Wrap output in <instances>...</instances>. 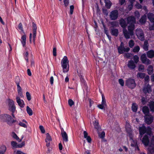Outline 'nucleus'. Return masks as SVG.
I'll use <instances>...</instances> for the list:
<instances>
[{"mask_svg":"<svg viewBox=\"0 0 154 154\" xmlns=\"http://www.w3.org/2000/svg\"><path fill=\"white\" fill-rule=\"evenodd\" d=\"M0 120L3 122H5L10 126H12L14 123L17 122L16 120L12 119L11 116L7 114H3L0 115Z\"/></svg>","mask_w":154,"mask_h":154,"instance_id":"obj_1","label":"nucleus"},{"mask_svg":"<svg viewBox=\"0 0 154 154\" xmlns=\"http://www.w3.org/2000/svg\"><path fill=\"white\" fill-rule=\"evenodd\" d=\"M140 134L141 135L140 137H142V135L145 133H147L149 134H150L151 133V129L149 127L146 128L144 126H142L139 128Z\"/></svg>","mask_w":154,"mask_h":154,"instance_id":"obj_2","label":"nucleus"},{"mask_svg":"<svg viewBox=\"0 0 154 154\" xmlns=\"http://www.w3.org/2000/svg\"><path fill=\"white\" fill-rule=\"evenodd\" d=\"M61 66L63 68V72L66 73L67 72V57L64 56L61 61Z\"/></svg>","mask_w":154,"mask_h":154,"instance_id":"obj_3","label":"nucleus"},{"mask_svg":"<svg viewBox=\"0 0 154 154\" xmlns=\"http://www.w3.org/2000/svg\"><path fill=\"white\" fill-rule=\"evenodd\" d=\"M125 85L131 89H133L136 87V84L134 79L129 78L126 81Z\"/></svg>","mask_w":154,"mask_h":154,"instance_id":"obj_4","label":"nucleus"},{"mask_svg":"<svg viewBox=\"0 0 154 154\" xmlns=\"http://www.w3.org/2000/svg\"><path fill=\"white\" fill-rule=\"evenodd\" d=\"M20 80L19 76H16V77L15 83L17 86V92L19 95L21 97H23L22 88L20 85Z\"/></svg>","mask_w":154,"mask_h":154,"instance_id":"obj_5","label":"nucleus"},{"mask_svg":"<svg viewBox=\"0 0 154 154\" xmlns=\"http://www.w3.org/2000/svg\"><path fill=\"white\" fill-rule=\"evenodd\" d=\"M136 34L139 39L142 41L144 40V33L141 29H137L136 31Z\"/></svg>","mask_w":154,"mask_h":154,"instance_id":"obj_6","label":"nucleus"},{"mask_svg":"<svg viewBox=\"0 0 154 154\" xmlns=\"http://www.w3.org/2000/svg\"><path fill=\"white\" fill-rule=\"evenodd\" d=\"M140 58L142 63L148 65L151 63V61L149 59L147 58L146 54H145L141 55Z\"/></svg>","mask_w":154,"mask_h":154,"instance_id":"obj_7","label":"nucleus"},{"mask_svg":"<svg viewBox=\"0 0 154 154\" xmlns=\"http://www.w3.org/2000/svg\"><path fill=\"white\" fill-rule=\"evenodd\" d=\"M32 41L34 44H35V38L36 35V30H37V26L36 24L34 22H33L32 24Z\"/></svg>","mask_w":154,"mask_h":154,"instance_id":"obj_8","label":"nucleus"},{"mask_svg":"<svg viewBox=\"0 0 154 154\" xmlns=\"http://www.w3.org/2000/svg\"><path fill=\"white\" fill-rule=\"evenodd\" d=\"M118 16V12L117 10H115L111 11L109 14V17L111 20L117 19Z\"/></svg>","mask_w":154,"mask_h":154,"instance_id":"obj_9","label":"nucleus"},{"mask_svg":"<svg viewBox=\"0 0 154 154\" xmlns=\"http://www.w3.org/2000/svg\"><path fill=\"white\" fill-rule=\"evenodd\" d=\"M123 32L125 38L126 39L131 38V36H132L134 35V32L127 31L126 28L123 29Z\"/></svg>","mask_w":154,"mask_h":154,"instance_id":"obj_10","label":"nucleus"},{"mask_svg":"<svg viewBox=\"0 0 154 154\" xmlns=\"http://www.w3.org/2000/svg\"><path fill=\"white\" fill-rule=\"evenodd\" d=\"M143 91L145 94L149 93L151 91L150 86L149 84L145 85L143 89Z\"/></svg>","mask_w":154,"mask_h":154,"instance_id":"obj_11","label":"nucleus"},{"mask_svg":"<svg viewBox=\"0 0 154 154\" xmlns=\"http://www.w3.org/2000/svg\"><path fill=\"white\" fill-rule=\"evenodd\" d=\"M16 101L20 107L23 108L24 106L25 103L23 100H21L19 97H16Z\"/></svg>","mask_w":154,"mask_h":154,"instance_id":"obj_12","label":"nucleus"},{"mask_svg":"<svg viewBox=\"0 0 154 154\" xmlns=\"http://www.w3.org/2000/svg\"><path fill=\"white\" fill-rule=\"evenodd\" d=\"M61 134L63 141L67 142V135L66 132L64 131L63 128H61Z\"/></svg>","mask_w":154,"mask_h":154,"instance_id":"obj_13","label":"nucleus"},{"mask_svg":"<svg viewBox=\"0 0 154 154\" xmlns=\"http://www.w3.org/2000/svg\"><path fill=\"white\" fill-rule=\"evenodd\" d=\"M127 22L128 24H134L135 23V20L134 17L131 16L127 18Z\"/></svg>","mask_w":154,"mask_h":154,"instance_id":"obj_14","label":"nucleus"},{"mask_svg":"<svg viewBox=\"0 0 154 154\" xmlns=\"http://www.w3.org/2000/svg\"><path fill=\"white\" fill-rule=\"evenodd\" d=\"M153 117L151 115H148L145 118V122L148 124H150L153 121Z\"/></svg>","mask_w":154,"mask_h":154,"instance_id":"obj_15","label":"nucleus"},{"mask_svg":"<svg viewBox=\"0 0 154 154\" xmlns=\"http://www.w3.org/2000/svg\"><path fill=\"white\" fill-rule=\"evenodd\" d=\"M127 65L128 67L131 69H134L136 67L135 63L132 60L129 61Z\"/></svg>","mask_w":154,"mask_h":154,"instance_id":"obj_16","label":"nucleus"},{"mask_svg":"<svg viewBox=\"0 0 154 154\" xmlns=\"http://www.w3.org/2000/svg\"><path fill=\"white\" fill-rule=\"evenodd\" d=\"M143 143L145 146H147L149 143V139L147 135H145L142 140Z\"/></svg>","mask_w":154,"mask_h":154,"instance_id":"obj_17","label":"nucleus"},{"mask_svg":"<svg viewBox=\"0 0 154 154\" xmlns=\"http://www.w3.org/2000/svg\"><path fill=\"white\" fill-rule=\"evenodd\" d=\"M148 19L151 22L154 23V14L151 13H149L147 14Z\"/></svg>","mask_w":154,"mask_h":154,"instance_id":"obj_18","label":"nucleus"},{"mask_svg":"<svg viewBox=\"0 0 154 154\" xmlns=\"http://www.w3.org/2000/svg\"><path fill=\"white\" fill-rule=\"evenodd\" d=\"M21 43L23 47H25L26 45V36L25 34L23 35L21 38Z\"/></svg>","mask_w":154,"mask_h":154,"instance_id":"obj_19","label":"nucleus"},{"mask_svg":"<svg viewBox=\"0 0 154 154\" xmlns=\"http://www.w3.org/2000/svg\"><path fill=\"white\" fill-rule=\"evenodd\" d=\"M146 54L148 57L150 58H152L154 55V51L152 50H150L148 51Z\"/></svg>","mask_w":154,"mask_h":154,"instance_id":"obj_20","label":"nucleus"},{"mask_svg":"<svg viewBox=\"0 0 154 154\" xmlns=\"http://www.w3.org/2000/svg\"><path fill=\"white\" fill-rule=\"evenodd\" d=\"M111 33L112 35L117 36L118 33V29L115 28L111 29Z\"/></svg>","mask_w":154,"mask_h":154,"instance_id":"obj_21","label":"nucleus"},{"mask_svg":"<svg viewBox=\"0 0 154 154\" xmlns=\"http://www.w3.org/2000/svg\"><path fill=\"white\" fill-rule=\"evenodd\" d=\"M120 24L121 26L123 28V29L125 28L127 26L126 21L124 19H122L120 20Z\"/></svg>","mask_w":154,"mask_h":154,"instance_id":"obj_22","label":"nucleus"},{"mask_svg":"<svg viewBox=\"0 0 154 154\" xmlns=\"http://www.w3.org/2000/svg\"><path fill=\"white\" fill-rule=\"evenodd\" d=\"M6 149L7 148L5 146H2L0 147V154H5Z\"/></svg>","mask_w":154,"mask_h":154,"instance_id":"obj_23","label":"nucleus"},{"mask_svg":"<svg viewBox=\"0 0 154 154\" xmlns=\"http://www.w3.org/2000/svg\"><path fill=\"white\" fill-rule=\"evenodd\" d=\"M122 43H121L120 45L118 48V51L120 54H122L124 52L125 47L122 45Z\"/></svg>","mask_w":154,"mask_h":154,"instance_id":"obj_24","label":"nucleus"},{"mask_svg":"<svg viewBox=\"0 0 154 154\" xmlns=\"http://www.w3.org/2000/svg\"><path fill=\"white\" fill-rule=\"evenodd\" d=\"M146 16L144 15L142 16L139 20V22L142 24H144L146 21Z\"/></svg>","mask_w":154,"mask_h":154,"instance_id":"obj_25","label":"nucleus"},{"mask_svg":"<svg viewBox=\"0 0 154 154\" xmlns=\"http://www.w3.org/2000/svg\"><path fill=\"white\" fill-rule=\"evenodd\" d=\"M142 110L143 113L146 115H147L149 112V108L146 106L143 107Z\"/></svg>","mask_w":154,"mask_h":154,"instance_id":"obj_26","label":"nucleus"},{"mask_svg":"<svg viewBox=\"0 0 154 154\" xmlns=\"http://www.w3.org/2000/svg\"><path fill=\"white\" fill-rule=\"evenodd\" d=\"M128 31L134 32L133 30L134 29V24H130L128 27Z\"/></svg>","mask_w":154,"mask_h":154,"instance_id":"obj_27","label":"nucleus"},{"mask_svg":"<svg viewBox=\"0 0 154 154\" xmlns=\"http://www.w3.org/2000/svg\"><path fill=\"white\" fill-rule=\"evenodd\" d=\"M149 44L148 41L147 40H145L144 43L143 45V48L145 51H147L148 50Z\"/></svg>","mask_w":154,"mask_h":154,"instance_id":"obj_28","label":"nucleus"},{"mask_svg":"<svg viewBox=\"0 0 154 154\" xmlns=\"http://www.w3.org/2000/svg\"><path fill=\"white\" fill-rule=\"evenodd\" d=\"M106 6L108 8H109L111 5V3L109 0H104Z\"/></svg>","mask_w":154,"mask_h":154,"instance_id":"obj_29","label":"nucleus"},{"mask_svg":"<svg viewBox=\"0 0 154 154\" xmlns=\"http://www.w3.org/2000/svg\"><path fill=\"white\" fill-rule=\"evenodd\" d=\"M149 106L151 111L154 112V101L149 102Z\"/></svg>","mask_w":154,"mask_h":154,"instance_id":"obj_30","label":"nucleus"},{"mask_svg":"<svg viewBox=\"0 0 154 154\" xmlns=\"http://www.w3.org/2000/svg\"><path fill=\"white\" fill-rule=\"evenodd\" d=\"M26 111L29 116H31L32 115V110L28 106L26 107Z\"/></svg>","mask_w":154,"mask_h":154,"instance_id":"obj_31","label":"nucleus"},{"mask_svg":"<svg viewBox=\"0 0 154 154\" xmlns=\"http://www.w3.org/2000/svg\"><path fill=\"white\" fill-rule=\"evenodd\" d=\"M148 149L149 154H154V147L149 146Z\"/></svg>","mask_w":154,"mask_h":154,"instance_id":"obj_32","label":"nucleus"},{"mask_svg":"<svg viewBox=\"0 0 154 154\" xmlns=\"http://www.w3.org/2000/svg\"><path fill=\"white\" fill-rule=\"evenodd\" d=\"M23 57L27 62H28L29 53L28 51L25 52L23 54Z\"/></svg>","mask_w":154,"mask_h":154,"instance_id":"obj_33","label":"nucleus"},{"mask_svg":"<svg viewBox=\"0 0 154 154\" xmlns=\"http://www.w3.org/2000/svg\"><path fill=\"white\" fill-rule=\"evenodd\" d=\"M68 103L69 106L71 107L74 106L75 105L74 102L71 99H69L68 100Z\"/></svg>","mask_w":154,"mask_h":154,"instance_id":"obj_34","label":"nucleus"},{"mask_svg":"<svg viewBox=\"0 0 154 154\" xmlns=\"http://www.w3.org/2000/svg\"><path fill=\"white\" fill-rule=\"evenodd\" d=\"M145 76V74L143 73H138L137 74V77H139L141 79H143L144 78Z\"/></svg>","mask_w":154,"mask_h":154,"instance_id":"obj_35","label":"nucleus"},{"mask_svg":"<svg viewBox=\"0 0 154 154\" xmlns=\"http://www.w3.org/2000/svg\"><path fill=\"white\" fill-rule=\"evenodd\" d=\"M110 24L111 25V27H116L118 25L117 22L116 21H113L110 22Z\"/></svg>","mask_w":154,"mask_h":154,"instance_id":"obj_36","label":"nucleus"},{"mask_svg":"<svg viewBox=\"0 0 154 154\" xmlns=\"http://www.w3.org/2000/svg\"><path fill=\"white\" fill-rule=\"evenodd\" d=\"M102 103H101V104L106 107L107 105L106 103V100H105V97H104V95L103 94L102 95Z\"/></svg>","mask_w":154,"mask_h":154,"instance_id":"obj_37","label":"nucleus"},{"mask_svg":"<svg viewBox=\"0 0 154 154\" xmlns=\"http://www.w3.org/2000/svg\"><path fill=\"white\" fill-rule=\"evenodd\" d=\"M9 110L12 112H14L16 110V107L15 105L9 106Z\"/></svg>","mask_w":154,"mask_h":154,"instance_id":"obj_38","label":"nucleus"},{"mask_svg":"<svg viewBox=\"0 0 154 154\" xmlns=\"http://www.w3.org/2000/svg\"><path fill=\"white\" fill-rule=\"evenodd\" d=\"M12 134H13L12 137L13 138L17 140H20L19 141V142H20L21 141V140L20 139L19 137L14 132H12Z\"/></svg>","mask_w":154,"mask_h":154,"instance_id":"obj_39","label":"nucleus"},{"mask_svg":"<svg viewBox=\"0 0 154 154\" xmlns=\"http://www.w3.org/2000/svg\"><path fill=\"white\" fill-rule=\"evenodd\" d=\"M148 73L149 74H151L153 72V69L152 66L150 65L148 66Z\"/></svg>","mask_w":154,"mask_h":154,"instance_id":"obj_40","label":"nucleus"},{"mask_svg":"<svg viewBox=\"0 0 154 154\" xmlns=\"http://www.w3.org/2000/svg\"><path fill=\"white\" fill-rule=\"evenodd\" d=\"M8 106H12L15 105L14 104V101L10 99H8Z\"/></svg>","mask_w":154,"mask_h":154,"instance_id":"obj_41","label":"nucleus"},{"mask_svg":"<svg viewBox=\"0 0 154 154\" xmlns=\"http://www.w3.org/2000/svg\"><path fill=\"white\" fill-rule=\"evenodd\" d=\"M18 27L19 29L24 34H25V32L23 29L22 25L21 23H20L19 24Z\"/></svg>","mask_w":154,"mask_h":154,"instance_id":"obj_42","label":"nucleus"},{"mask_svg":"<svg viewBox=\"0 0 154 154\" xmlns=\"http://www.w3.org/2000/svg\"><path fill=\"white\" fill-rule=\"evenodd\" d=\"M137 106L135 104H133L132 106V109L133 112H136L137 110Z\"/></svg>","mask_w":154,"mask_h":154,"instance_id":"obj_43","label":"nucleus"},{"mask_svg":"<svg viewBox=\"0 0 154 154\" xmlns=\"http://www.w3.org/2000/svg\"><path fill=\"white\" fill-rule=\"evenodd\" d=\"M17 143L14 141H12L11 142V145L13 148H17Z\"/></svg>","mask_w":154,"mask_h":154,"instance_id":"obj_44","label":"nucleus"},{"mask_svg":"<svg viewBox=\"0 0 154 154\" xmlns=\"http://www.w3.org/2000/svg\"><path fill=\"white\" fill-rule=\"evenodd\" d=\"M140 48L139 46H137L134 47L133 49V51L134 52H138L140 50Z\"/></svg>","mask_w":154,"mask_h":154,"instance_id":"obj_45","label":"nucleus"},{"mask_svg":"<svg viewBox=\"0 0 154 154\" xmlns=\"http://www.w3.org/2000/svg\"><path fill=\"white\" fill-rule=\"evenodd\" d=\"M133 59L134 62L135 63H137L139 61V58L137 55H135Z\"/></svg>","mask_w":154,"mask_h":154,"instance_id":"obj_46","label":"nucleus"},{"mask_svg":"<svg viewBox=\"0 0 154 154\" xmlns=\"http://www.w3.org/2000/svg\"><path fill=\"white\" fill-rule=\"evenodd\" d=\"M145 85L148 84V83L149 81V76L148 75L144 77Z\"/></svg>","mask_w":154,"mask_h":154,"instance_id":"obj_47","label":"nucleus"},{"mask_svg":"<svg viewBox=\"0 0 154 154\" xmlns=\"http://www.w3.org/2000/svg\"><path fill=\"white\" fill-rule=\"evenodd\" d=\"M52 140V139L51 137L50 136L49 133L47 134V137L45 141H48V142H50Z\"/></svg>","mask_w":154,"mask_h":154,"instance_id":"obj_48","label":"nucleus"},{"mask_svg":"<svg viewBox=\"0 0 154 154\" xmlns=\"http://www.w3.org/2000/svg\"><path fill=\"white\" fill-rule=\"evenodd\" d=\"M25 144V142H23L17 144V148H20L23 146Z\"/></svg>","mask_w":154,"mask_h":154,"instance_id":"obj_49","label":"nucleus"},{"mask_svg":"<svg viewBox=\"0 0 154 154\" xmlns=\"http://www.w3.org/2000/svg\"><path fill=\"white\" fill-rule=\"evenodd\" d=\"M98 135L100 138L103 139L105 136V133L104 131L102 132L101 133H99Z\"/></svg>","mask_w":154,"mask_h":154,"instance_id":"obj_50","label":"nucleus"},{"mask_svg":"<svg viewBox=\"0 0 154 154\" xmlns=\"http://www.w3.org/2000/svg\"><path fill=\"white\" fill-rule=\"evenodd\" d=\"M26 97L27 100L30 101L31 100V96L28 92H26Z\"/></svg>","mask_w":154,"mask_h":154,"instance_id":"obj_51","label":"nucleus"},{"mask_svg":"<svg viewBox=\"0 0 154 154\" xmlns=\"http://www.w3.org/2000/svg\"><path fill=\"white\" fill-rule=\"evenodd\" d=\"M98 124V122L96 121H95L94 123L95 128L97 129L98 131H99L100 129L99 126Z\"/></svg>","mask_w":154,"mask_h":154,"instance_id":"obj_52","label":"nucleus"},{"mask_svg":"<svg viewBox=\"0 0 154 154\" xmlns=\"http://www.w3.org/2000/svg\"><path fill=\"white\" fill-rule=\"evenodd\" d=\"M133 3L132 2H130V4L128 5V6L127 8V9L129 11L131 10L133 7Z\"/></svg>","mask_w":154,"mask_h":154,"instance_id":"obj_53","label":"nucleus"},{"mask_svg":"<svg viewBox=\"0 0 154 154\" xmlns=\"http://www.w3.org/2000/svg\"><path fill=\"white\" fill-rule=\"evenodd\" d=\"M132 56V55L131 54H129L128 53H125L124 54V57L128 58H130Z\"/></svg>","mask_w":154,"mask_h":154,"instance_id":"obj_54","label":"nucleus"},{"mask_svg":"<svg viewBox=\"0 0 154 154\" xmlns=\"http://www.w3.org/2000/svg\"><path fill=\"white\" fill-rule=\"evenodd\" d=\"M39 128L42 133L44 134L45 133V131L43 126L42 125H40Z\"/></svg>","mask_w":154,"mask_h":154,"instance_id":"obj_55","label":"nucleus"},{"mask_svg":"<svg viewBox=\"0 0 154 154\" xmlns=\"http://www.w3.org/2000/svg\"><path fill=\"white\" fill-rule=\"evenodd\" d=\"M131 145L132 146H136L137 145V142L136 140H132Z\"/></svg>","mask_w":154,"mask_h":154,"instance_id":"obj_56","label":"nucleus"},{"mask_svg":"<svg viewBox=\"0 0 154 154\" xmlns=\"http://www.w3.org/2000/svg\"><path fill=\"white\" fill-rule=\"evenodd\" d=\"M129 46L130 48L133 47L134 45V41L132 40H131L129 42Z\"/></svg>","mask_w":154,"mask_h":154,"instance_id":"obj_57","label":"nucleus"},{"mask_svg":"<svg viewBox=\"0 0 154 154\" xmlns=\"http://www.w3.org/2000/svg\"><path fill=\"white\" fill-rule=\"evenodd\" d=\"M144 66L142 64L139 65L138 67V70L140 71L144 70Z\"/></svg>","mask_w":154,"mask_h":154,"instance_id":"obj_58","label":"nucleus"},{"mask_svg":"<svg viewBox=\"0 0 154 154\" xmlns=\"http://www.w3.org/2000/svg\"><path fill=\"white\" fill-rule=\"evenodd\" d=\"M18 124L20 126L23 127L24 128H27V125L25 124L22 122H20Z\"/></svg>","mask_w":154,"mask_h":154,"instance_id":"obj_59","label":"nucleus"},{"mask_svg":"<svg viewBox=\"0 0 154 154\" xmlns=\"http://www.w3.org/2000/svg\"><path fill=\"white\" fill-rule=\"evenodd\" d=\"M70 14H73V10L74 9V6L73 5H71L70 7Z\"/></svg>","mask_w":154,"mask_h":154,"instance_id":"obj_60","label":"nucleus"},{"mask_svg":"<svg viewBox=\"0 0 154 154\" xmlns=\"http://www.w3.org/2000/svg\"><path fill=\"white\" fill-rule=\"evenodd\" d=\"M135 16L136 17L138 18L140 16V14L139 12L137 11H136L134 12Z\"/></svg>","mask_w":154,"mask_h":154,"instance_id":"obj_61","label":"nucleus"},{"mask_svg":"<svg viewBox=\"0 0 154 154\" xmlns=\"http://www.w3.org/2000/svg\"><path fill=\"white\" fill-rule=\"evenodd\" d=\"M53 52V56H56L57 55V49L56 47H54Z\"/></svg>","mask_w":154,"mask_h":154,"instance_id":"obj_62","label":"nucleus"},{"mask_svg":"<svg viewBox=\"0 0 154 154\" xmlns=\"http://www.w3.org/2000/svg\"><path fill=\"white\" fill-rule=\"evenodd\" d=\"M119 82L120 85L122 86H123L124 85V82L123 79H119Z\"/></svg>","mask_w":154,"mask_h":154,"instance_id":"obj_63","label":"nucleus"},{"mask_svg":"<svg viewBox=\"0 0 154 154\" xmlns=\"http://www.w3.org/2000/svg\"><path fill=\"white\" fill-rule=\"evenodd\" d=\"M149 29L150 30H154V23L151 25H149Z\"/></svg>","mask_w":154,"mask_h":154,"instance_id":"obj_64","label":"nucleus"}]
</instances>
